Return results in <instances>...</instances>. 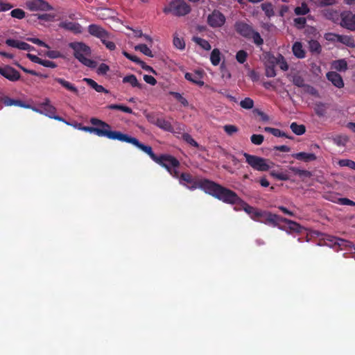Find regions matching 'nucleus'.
I'll use <instances>...</instances> for the list:
<instances>
[{"label": "nucleus", "instance_id": "1", "mask_svg": "<svg viewBox=\"0 0 355 355\" xmlns=\"http://www.w3.org/2000/svg\"><path fill=\"white\" fill-rule=\"evenodd\" d=\"M202 190L216 198L227 204H241L243 201L233 191L228 189L221 185L205 179L201 183Z\"/></svg>", "mask_w": 355, "mask_h": 355}, {"label": "nucleus", "instance_id": "2", "mask_svg": "<svg viewBox=\"0 0 355 355\" xmlns=\"http://www.w3.org/2000/svg\"><path fill=\"white\" fill-rule=\"evenodd\" d=\"M90 122L92 125L96 126L94 127L95 128H97L104 132L105 135H98V137H104L112 140H118L122 142L132 144L135 146L137 144L138 139L137 138L132 137L128 135L123 134L119 131L111 130V127L108 123L98 119L92 118L90 119Z\"/></svg>", "mask_w": 355, "mask_h": 355}, {"label": "nucleus", "instance_id": "3", "mask_svg": "<svg viewBox=\"0 0 355 355\" xmlns=\"http://www.w3.org/2000/svg\"><path fill=\"white\" fill-rule=\"evenodd\" d=\"M135 146L148 155L155 162L164 167L167 171L173 166H180V162L175 157L169 155H162L158 157L153 153L150 146L141 144L139 140Z\"/></svg>", "mask_w": 355, "mask_h": 355}, {"label": "nucleus", "instance_id": "4", "mask_svg": "<svg viewBox=\"0 0 355 355\" xmlns=\"http://www.w3.org/2000/svg\"><path fill=\"white\" fill-rule=\"evenodd\" d=\"M69 46L73 50L74 57L83 64L92 69L96 68V62L89 58L91 49L87 45L83 42H71Z\"/></svg>", "mask_w": 355, "mask_h": 355}, {"label": "nucleus", "instance_id": "5", "mask_svg": "<svg viewBox=\"0 0 355 355\" xmlns=\"http://www.w3.org/2000/svg\"><path fill=\"white\" fill-rule=\"evenodd\" d=\"M259 222L273 227L278 226L281 222H284L288 225V227L291 230L298 232L301 229V227L298 223L266 211H263Z\"/></svg>", "mask_w": 355, "mask_h": 355}, {"label": "nucleus", "instance_id": "6", "mask_svg": "<svg viewBox=\"0 0 355 355\" xmlns=\"http://www.w3.org/2000/svg\"><path fill=\"white\" fill-rule=\"evenodd\" d=\"M163 11L164 13H172L181 17L189 14L191 12V7L184 0H173Z\"/></svg>", "mask_w": 355, "mask_h": 355}, {"label": "nucleus", "instance_id": "7", "mask_svg": "<svg viewBox=\"0 0 355 355\" xmlns=\"http://www.w3.org/2000/svg\"><path fill=\"white\" fill-rule=\"evenodd\" d=\"M243 156L245 157L246 162L252 168L259 171H266L271 168L270 165L273 164L268 159L247 153H244Z\"/></svg>", "mask_w": 355, "mask_h": 355}, {"label": "nucleus", "instance_id": "8", "mask_svg": "<svg viewBox=\"0 0 355 355\" xmlns=\"http://www.w3.org/2000/svg\"><path fill=\"white\" fill-rule=\"evenodd\" d=\"M31 110L51 119H52L56 113V108L51 104V101L49 98H45L44 101L39 104V107H31Z\"/></svg>", "mask_w": 355, "mask_h": 355}, {"label": "nucleus", "instance_id": "9", "mask_svg": "<svg viewBox=\"0 0 355 355\" xmlns=\"http://www.w3.org/2000/svg\"><path fill=\"white\" fill-rule=\"evenodd\" d=\"M26 7L31 11H49L52 10L53 7L44 0H28L26 1Z\"/></svg>", "mask_w": 355, "mask_h": 355}, {"label": "nucleus", "instance_id": "10", "mask_svg": "<svg viewBox=\"0 0 355 355\" xmlns=\"http://www.w3.org/2000/svg\"><path fill=\"white\" fill-rule=\"evenodd\" d=\"M204 180L205 179L196 181L193 178L191 174L182 173L180 174L179 182L181 184L186 186L191 190H193L197 188L202 189L201 183L204 181Z\"/></svg>", "mask_w": 355, "mask_h": 355}, {"label": "nucleus", "instance_id": "11", "mask_svg": "<svg viewBox=\"0 0 355 355\" xmlns=\"http://www.w3.org/2000/svg\"><path fill=\"white\" fill-rule=\"evenodd\" d=\"M340 24L349 31H355V13L354 14L351 11L341 12Z\"/></svg>", "mask_w": 355, "mask_h": 355}, {"label": "nucleus", "instance_id": "12", "mask_svg": "<svg viewBox=\"0 0 355 355\" xmlns=\"http://www.w3.org/2000/svg\"><path fill=\"white\" fill-rule=\"evenodd\" d=\"M225 17L218 10H214L207 17V23L212 28L221 27L225 23Z\"/></svg>", "mask_w": 355, "mask_h": 355}, {"label": "nucleus", "instance_id": "13", "mask_svg": "<svg viewBox=\"0 0 355 355\" xmlns=\"http://www.w3.org/2000/svg\"><path fill=\"white\" fill-rule=\"evenodd\" d=\"M0 75L11 82H16L20 78L19 71L9 65L0 67Z\"/></svg>", "mask_w": 355, "mask_h": 355}, {"label": "nucleus", "instance_id": "14", "mask_svg": "<svg viewBox=\"0 0 355 355\" xmlns=\"http://www.w3.org/2000/svg\"><path fill=\"white\" fill-rule=\"evenodd\" d=\"M327 241H329L332 245H337L340 248L341 250L343 249H354L355 250L354 245L349 241L340 239L336 236L327 235Z\"/></svg>", "mask_w": 355, "mask_h": 355}, {"label": "nucleus", "instance_id": "15", "mask_svg": "<svg viewBox=\"0 0 355 355\" xmlns=\"http://www.w3.org/2000/svg\"><path fill=\"white\" fill-rule=\"evenodd\" d=\"M327 39L336 40L337 42H339L350 48L355 47V40L352 36L329 34Z\"/></svg>", "mask_w": 355, "mask_h": 355}, {"label": "nucleus", "instance_id": "16", "mask_svg": "<svg viewBox=\"0 0 355 355\" xmlns=\"http://www.w3.org/2000/svg\"><path fill=\"white\" fill-rule=\"evenodd\" d=\"M88 32L93 36L104 40L105 37H109L107 32L100 26L91 24L88 27Z\"/></svg>", "mask_w": 355, "mask_h": 355}, {"label": "nucleus", "instance_id": "17", "mask_svg": "<svg viewBox=\"0 0 355 355\" xmlns=\"http://www.w3.org/2000/svg\"><path fill=\"white\" fill-rule=\"evenodd\" d=\"M6 44L8 46L17 48L24 51H31L34 49V47L28 43L13 39H7L6 40Z\"/></svg>", "mask_w": 355, "mask_h": 355}, {"label": "nucleus", "instance_id": "18", "mask_svg": "<svg viewBox=\"0 0 355 355\" xmlns=\"http://www.w3.org/2000/svg\"><path fill=\"white\" fill-rule=\"evenodd\" d=\"M235 28L237 33H239L241 35L246 38L250 37V35H252L253 31V29L250 25L241 21L236 23Z\"/></svg>", "mask_w": 355, "mask_h": 355}, {"label": "nucleus", "instance_id": "19", "mask_svg": "<svg viewBox=\"0 0 355 355\" xmlns=\"http://www.w3.org/2000/svg\"><path fill=\"white\" fill-rule=\"evenodd\" d=\"M327 78L335 87L338 88H343L344 87V82L341 76L336 71H329L326 75Z\"/></svg>", "mask_w": 355, "mask_h": 355}, {"label": "nucleus", "instance_id": "20", "mask_svg": "<svg viewBox=\"0 0 355 355\" xmlns=\"http://www.w3.org/2000/svg\"><path fill=\"white\" fill-rule=\"evenodd\" d=\"M184 78L187 80H189L198 86L201 87V86L204 85V82L202 80V72H201V71H195L193 73L187 72L184 74Z\"/></svg>", "mask_w": 355, "mask_h": 355}, {"label": "nucleus", "instance_id": "21", "mask_svg": "<svg viewBox=\"0 0 355 355\" xmlns=\"http://www.w3.org/2000/svg\"><path fill=\"white\" fill-rule=\"evenodd\" d=\"M59 27L70 31L74 33H80L83 31L82 26L76 22L64 21L59 24Z\"/></svg>", "mask_w": 355, "mask_h": 355}, {"label": "nucleus", "instance_id": "22", "mask_svg": "<svg viewBox=\"0 0 355 355\" xmlns=\"http://www.w3.org/2000/svg\"><path fill=\"white\" fill-rule=\"evenodd\" d=\"M54 81L60 84L62 87H64L67 91L73 93V94L78 96L79 94V91L78 88L71 83L66 80L62 78H54Z\"/></svg>", "mask_w": 355, "mask_h": 355}, {"label": "nucleus", "instance_id": "23", "mask_svg": "<svg viewBox=\"0 0 355 355\" xmlns=\"http://www.w3.org/2000/svg\"><path fill=\"white\" fill-rule=\"evenodd\" d=\"M148 121L156 125L159 128L166 130V131H172L173 127L171 123L164 118H156L155 121H153L150 119V116H146Z\"/></svg>", "mask_w": 355, "mask_h": 355}, {"label": "nucleus", "instance_id": "24", "mask_svg": "<svg viewBox=\"0 0 355 355\" xmlns=\"http://www.w3.org/2000/svg\"><path fill=\"white\" fill-rule=\"evenodd\" d=\"M243 204L245 205L244 211L250 215L252 220L259 221L263 211L259 210L246 203L243 202Z\"/></svg>", "mask_w": 355, "mask_h": 355}, {"label": "nucleus", "instance_id": "25", "mask_svg": "<svg viewBox=\"0 0 355 355\" xmlns=\"http://www.w3.org/2000/svg\"><path fill=\"white\" fill-rule=\"evenodd\" d=\"M293 157L297 160L304 161L305 162H309L314 161L317 159L316 155L314 153L300 152L292 155Z\"/></svg>", "mask_w": 355, "mask_h": 355}, {"label": "nucleus", "instance_id": "26", "mask_svg": "<svg viewBox=\"0 0 355 355\" xmlns=\"http://www.w3.org/2000/svg\"><path fill=\"white\" fill-rule=\"evenodd\" d=\"M122 82L123 83H128L132 87H137L140 89H143V87H144V85L140 83L138 81L137 77L133 74H130V75L123 77Z\"/></svg>", "mask_w": 355, "mask_h": 355}, {"label": "nucleus", "instance_id": "27", "mask_svg": "<svg viewBox=\"0 0 355 355\" xmlns=\"http://www.w3.org/2000/svg\"><path fill=\"white\" fill-rule=\"evenodd\" d=\"M3 103H4L5 105H6V106L15 105V106L24 107V108H28V109H31V107H32L31 105L26 104V103H24L22 101L15 100V99L10 98H5Z\"/></svg>", "mask_w": 355, "mask_h": 355}, {"label": "nucleus", "instance_id": "28", "mask_svg": "<svg viewBox=\"0 0 355 355\" xmlns=\"http://www.w3.org/2000/svg\"><path fill=\"white\" fill-rule=\"evenodd\" d=\"M331 67L338 71H345L347 69V63L344 59L336 60L332 62Z\"/></svg>", "mask_w": 355, "mask_h": 355}, {"label": "nucleus", "instance_id": "29", "mask_svg": "<svg viewBox=\"0 0 355 355\" xmlns=\"http://www.w3.org/2000/svg\"><path fill=\"white\" fill-rule=\"evenodd\" d=\"M293 52L295 56L298 58H304L305 57V51L303 49L302 45L300 42H296L293 45Z\"/></svg>", "mask_w": 355, "mask_h": 355}, {"label": "nucleus", "instance_id": "30", "mask_svg": "<svg viewBox=\"0 0 355 355\" xmlns=\"http://www.w3.org/2000/svg\"><path fill=\"white\" fill-rule=\"evenodd\" d=\"M327 105L322 102H316L314 105V111L315 114L321 117L325 116L327 113Z\"/></svg>", "mask_w": 355, "mask_h": 355}, {"label": "nucleus", "instance_id": "31", "mask_svg": "<svg viewBox=\"0 0 355 355\" xmlns=\"http://www.w3.org/2000/svg\"><path fill=\"white\" fill-rule=\"evenodd\" d=\"M192 40L205 51H209L211 48L210 44L207 40L202 39L200 37L194 36L193 37Z\"/></svg>", "mask_w": 355, "mask_h": 355}, {"label": "nucleus", "instance_id": "32", "mask_svg": "<svg viewBox=\"0 0 355 355\" xmlns=\"http://www.w3.org/2000/svg\"><path fill=\"white\" fill-rule=\"evenodd\" d=\"M87 83L90 87L94 89L97 92H105L108 93V91L105 89L102 85L97 84L94 80L88 78H85L83 80Z\"/></svg>", "mask_w": 355, "mask_h": 355}, {"label": "nucleus", "instance_id": "33", "mask_svg": "<svg viewBox=\"0 0 355 355\" xmlns=\"http://www.w3.org/2000/svg\"><path fill=\"white\" fill-rule=\"evenodd\" d=\"M290 128L293 133H295L297 135H303L306 131V128L304 125L301 124L299 125L295 122H293Z\"/></svg>", "mask_w": 355, "mask_h": 355}, {"label": "nucleus", "instance_id": "34", "mask_svg": "<svg viewBox=\"0 0 355 355\" xmlns=\"http://www.w3.org/2000/svg\"><path fill=\"white\" fill-rule=\"evenodd\" d=\"M210 61L211 64L214 66H217L219 64L220 62V52L219 49H214L210 55Z\"/></svg>", "mask_w": 355, "mask_h": 355}, {"label": "nucleus", "instance_id": "35", "mask_svg": "<svg viewBox=\"0 0 355 355\" xmlns=\"http://www.w3.org/2000/svg\"><path fill=\"white\" fill-rule=\"evenodd\" d=\"M107 107L110 110H120L121 112L128 113V114L132 113V110L130 107L125 106L123 105L111 104V105H109Z\"/></svg>", "mask_w": 355, "mask_h": 355}, {"label": "nucleus", "instance_id": "36", "mask_svg": "<svg viewBox=\"0 0 355 355\" xmlns=\"http://www.w3.org/2000/svg\"><path fill=\"white\" fill-rule=\"evenodd\" d=\"M310 11L307 4L303 2L300 6H297L295 8L294 12L296 15H305Z\"/></svg>", "mask_w": 355, "mask_h": 355}, {"label": "nucleus", "instance_id": "37", "mask_svg": "<svg viewBox=\"0 0 355 355\" xmlns=\"http://www.w3.org/2000/svg\"><path fill=\"white\" fill-rule=\"evenodd\" d=\"M290 170L295 174L298 175L300 177L310 178L311 176V173L306 170L300 169L294 166L291 167Z\"/></svg>", "mask_w": 355, "mask_h": 355}, {"label": "nucleus", "instance_id": "38", "mask_svg": "<svg viewBox=\"0 0 355 355\" xmlns=\"http://www.w3.org/2000/svg\"><path fill=\"white\" fill-rule=\"evenodd\" d=\"M135 49L136 51H139L142 53H144L145 55H147L150 58L153 57V54L152 53L151 50L149 47L147 46L146 44H139L135 46Z\"/></svg>", "mask_w": 355, "mask_h": 355}, {"label": "nucleus", "instance_id": "39", "mask_svg": "<svg viewBox=\"0 0 355 355\" xmlns=\"http://www.w3.org/2000/svg\"><path fill=\"white\" fill-rule=\"evenodd\" d=\"M270 175L273 178L279 180H288L289 179V176L286 173L284 172H279L276 171H270Z\"/></svg>", "mask_w": 355, "mask_h": 355}, {"label": "nucleus", "instance_id": "40", "mask_svg": "<svg viewBox=\"0 0 355 355\" xmlns=\"http://www.w3.org/2000/svg\"><path fill=\"white\" fill-rule=\"evenodd\" d=\"M240 105L242 108L246 110L252 109L254 107V101L249 97H246L240 102Z\"/></svg>", "mask_w": 355, "mask_h": 355}, {"label": "nucleus", "instance_id": "41", "mask_svg": "<svg viewBox=\"0 0 355 355\" xmlns=\"http://www.w3.org/2000/svg\"><path fill=\"white\" fill-rule=\"evenodd\" d=\"M10 15L13 18L22 19L26 17V12L22 9L15 8L10 12Z\"/></svg>", "mask_w": 355, "mask_h": 355}, {"label": "nucleus", "instance_id": "42", "mask_svg": "<svg viewBox=\"0 0 355 355\" xmlns=\"http://www.w3.org/2000/svg\"><path fill=\"white\" fill-rule=\"evenodd\" d=\"M277 64H279V68L283 71L288 69V65L284 56L279 55L277 58Z\"/></svg>", "mask_w": 355, "mask_h": 355}, {"label": "nucleus", "instance_id": "43", "mask_svg": "<svg viewBox=\"0 0 355 355\" xmlns=\"http://www.w3.org/2000/svg\"><path fill=\"white\" fill-rule=\"evenodd\" d=\"M170 94L176 98L182 105L187 107L189 105L187 100L182 96V95L178 92H171Z\"/></svg>", "mask_w": 355, "mask_h": 355}, {"label": "nucleus", "instance_id": "44", "mask_svg": "<svg viewBox=\"0 0 355 355\" xmlns=\"http://www.w3.org/2000/svg\"><path fill=\"white\" fill-rule=\"evenodd\" d=\"M338 164L340 166H346L352 169H354L355 168V162L348 159H343L339 160Z\"/></svg>", "mask_w": 355, "mask_h": 355}, {"label": "nucleus", "instance_id": "45", "mask_svg": "<svg viewBox=\"0 0 355 355\" xmlns=\"http://www.w3.org/2000/svg\"><path fill=\"white\" fill-rule=\"evenodd\" d=\"M250 38H252L253 40L254 43L257 46H261L263 43V40L258 32L252 31V35H250Z\"/></svg>", "mask_w": 355, "mask_h": 355}, {"label": "nucleus", "instance_id": "46", "mask_svg": "<svg viewBox=\"0 0 355 355\" xmlns=\"http://www.w3.org/2000/svg\"><path fill=\"white\" fill-rule=\"evenodd\" d=\"M81 130L87 132L89 133H93L96 135H105L103 132L101 131L100 130L95 128L94 127H89V126H83L80 128Z\"/></svg>", "mask_w": 355, "mask_h": 355}, {"label": "nucleus", "instance_id": "47", "mask_svg": "<svg viewBox=\"0 0 355 355\" xmlns=\"http://www.w3.org/2000/svg\"><path fill=\"white\" fill-rule=\"evenodd\" d=\"M310 51L313 53H320L321 51V46L316 40H311L309 42Z\"/></svg>", "mask_w": 355, "mask_h": 355}, {"label": "nucleus", "instance_id": "48", "mask_svg": "<svg viewBox=\"0 0 355 355\" xmlns=\"http://www.w3.org/2000/svg\"><path fill=\"white\" fill-rule=\"evenodd\" d=\"M173 45L178 49L183 50L185 48V43L182 38L174 36Z\"/></svg>", "mask_w": 355, "mask_h": 355}, {"label": "nucleus", "instance_id": "49", "mask_svg": "<svg viewBox=\"0 0 355 355\" xmlns=\"http://www.w3.org/2000/svg\"><path fill=\"white\" fill-rule=\"evenodd\" d=\"M247 57L248 53L246 51L243 50L239 51L236 55V60L241 64H243L245 62Z\"/></svg>", "mask_w": 355, "mask_h": 355}, {"label": "nucleus", "instance_id": "50", "mask_svg": "<svg viewBox=\"0 0 355 355\" xmlns=\"http://www.w3.org/2000/svg\"><path fill=\"white\" fill-rule=\"evenodd\" d=\"M292 81H293V84L297 87H303L306 86V85L304 83V78L300 76H298V75L294 76L293 77Z\"/></svg>", "mask_w": 355, "mask_h": 355}, {"label": "nucleus", "instance_id": "51", "mask_svg": "<svg viewBox=\"0 0 355 355\" xmlns=\"http://www.w3.org/2000/svg\"><path fill=\"white\" fill-rule=\"evenodd\" d=\"M182 138H183L184 141H185L187 143L189 144L191 146L196 147V148L199 146L198 144L192 138V137L189 134H188V133L183 134Z\"/></svg>", "mask_w": 355, "mask_h": 355}, {"label": "nucleus", "instance_id": "52", "mask_svg": "<svg viewBox=\"0 0 355 355\" xmlns=\"http://www.w3.org/2000/svg\"><path fill=\"white\" fill-rule=\"evenodd\" d=\"M264 137L262 135H252L250 137L251 142L255 145H261Z\"/></svg>", "mask_w": 355, "mask_h": 355}, {"label": "nucleus", "instance_id": "53", "mask_svg": "<svg viewBox=\"0 0 355 355\" xmlns=\"http://www.w3.org/2000/svg\"><path fill=\"white\" fill-rule=\"evenodd\" d=\"M223 129L228 135H232L239 130L238 128L234 125H224Z\"/></svg>", "mask_w": 355, "mask_h": 355}, {"label": "nucleus", "instance_id": "54", "mask_svg": "<svg viewBox=\"0 0 355 355\" xmlns=\"http://www.w3.org/2000/svg\"><path fill=\"white\" fill-rule=\"evenodd\" d=\"M27 40L29 41V42H31L32 43H33L35 44L40 46L45 47L46 49H49L50 48L49 46L47 44H46L45 42H44L43 41L40 40L38 38L28 37V38H27Z\"/></svg>", "mask_w": 355, "mask_h": 355}, {"label": "nucleus", "instance_id": "55", "mask_svg": "<svg viewBox=\"0 0 355 355\" xmlns=\"http://www.w3.org/2000/svg\"><path fill=\"white\" fill-rule=\"evenodd\" d=\"M123 54L129 60H130L131 61L135 62V63H137L139 64H144V62L143 61H141L139 58H137V56L135 55H132L130 54H129L128 53L125 52V51H123Z\"/></svg>", "mask_w": 355, "mask_h": 355}, {"label": "nucleus", "instance_id": "56", "mask_svg": "<svg viewBox=\"0 0 355 355\" xmlns=\"http://www.w3.org/2000/svg\"><path fill=\"white\" fill-rule=\"evenodd\" d=\"M294 24L295 26L298 28H304L305 24H306V19L304 17H297L294 19Z\"/></svg>", "mask_w": 355, "mask_h": 355}, {"label": "nucleus", "instance_id": "57", "mask_svg": "<svg viewBox=\"0 0 355 355\" xmlns=\"http://www.w3.org/2000/svg\"><path fill=\"white\" fill-rule=\"evenodd\" d=\"M110 70L108 65L104 63H101L97 69V73L100 75H105Z\"/></svg>", "mask_w": 355, "mask_h": 355}, {"label": "nucleus", "instance_id": "58", "mask_svg": "<svg viewBox=\"0 0 355 355\" xmlns=\"http://www.w3.org/2000/svg\"><path fill=\"white\" fill-rule=\"evenodd\" d=\"M55 16L52 14H42L38 15L37 18L41 20H44L46 21H51L53 20Z\"/></svg>", "mask_w": 355, "mask_h": 355}, {"label": "nucleus", "instance_id": "59", "mask_svg": "<svg viewBox=\"0 0 355 355\" xmlns=\"http://www.w3.org/2000/svg\"><path fill=\"white\" fill-rule=\"evenodd\" d=\"M13 6L9 3L0 1V12H5L10 10Z\"/></svg>", "mask_w": 355, "mask_h": 355}, {"label": "nucleus", "instance_id": "60", "mask_svg": "<svg viewBox=\"0 0 355 355\" xmlns=\"http://www.w3.org/2000/svg\"><path fill=\"white\" fill-rule=\"evenodd\" d=\"M266 76L269 78L275 77L276 71L273 66H268L266 69Z\"/></svg>", "mask_w": 355, "mask_h": 355}, {"label": "nucleus", "instance_id": "61", "mask_svg": "<svg viewBox=\"0 0 355 355\" xmlns=\"http://www.w3.org/2000/svg\"><path fill=\"white\" fill-rule=\"evenodd\" d=\"M338 202L343 205L355 206V202H354L348 198H339Z\"/></svg>", "mask_w": 355, "mask_h": 355}, {"label": "nucleus", "instance_id": "62", "mask_svg": "<svg viewBox=\"0 0 355 355\" xmlns=\"http://www.w3.org/2000/svg\"><path fill=\"white\" fill-rule=\"evenodd\" d=\"M108 39H109V37H105L104 39V40H101V41L108 49H110L111 51L114 50L116 48L115 44L111 41H109Z\"/></svg>", "mask_w": 355, "mask_h": 355}, {"label": "nucleus", "instance_id": "63", "mask_svg": "<svg viewBox=\"0 0 355 355\" xmlns=\"http://www.w3.org/2000/svg\"><path fill=\"white\" fill-rule=\"evenodd\" d=\"M144 80L146 83L150 84V85H155L157 83L156 79L150 75H144Z\"/></svg>", "mask_w": 355, "mask_h": 355}, {"label": "nucleus", "instance_id": "64", "mask_svg": "<svg viewBox=\"0 0 355 355\" xmlns=\"http://www.w3.org/2000/svg\"><path fill=\"white\" fill-rule=\"evenodd\" d=\"M261 7H262V9L266 12V13L268 16H270L272 14V8L271 4L263 3L261 5Z\"/></svg>", "mask_w": 355, "mask_h": 355}]
</instances>
